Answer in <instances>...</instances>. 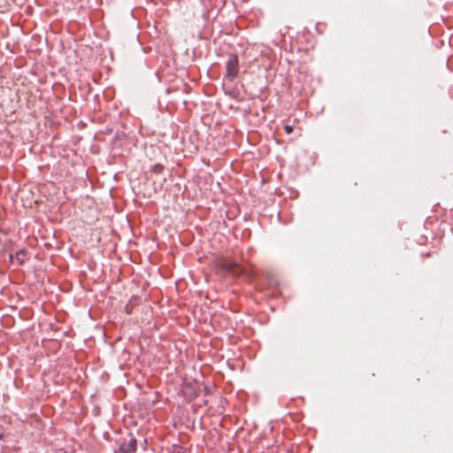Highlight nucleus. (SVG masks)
<instances>
[{"label":"nucleus","instance_id":"f257e3e1","mask_svg":"<svg viewBox=\"0 0 453 453\" xmlns=\"http://www.w3.org/2000/svg\"><path fill=\"white\" fill-rule=\"evenodd\" d=\"M218 266L223 272L231 273L234 276H239L244 273V270L241 265L224 257L219 259Z\"/></svg>","mask_w":453,"mask_h":453},{"label":"nucleus","instance_id":"f03ea898","mask_svg":"<svg viewBox=\"0 0 453 453\" xmlns=\"http://www.w3.org/2000/svg\"><path fill=\"white\" fill-rule=\"evenodd\" d=\"M239 73V60L237 55H231L226 63V76L225 78L233 81Z\"/></svg>","mask_w":453,"mask_h":453},{"label":"nucleus","instance_id":"7ed1b4c3","mask_svg":"<svg viewBox=\"0 0 453 453\" xmlns=\"http://www.w3.org/2000/svg\"><path fill=\"white\" fill-rule=\"evenodd\" d=\"M136 439L132 435L127 440L125 439L119 445L115 453H134L136 450Z\"/></svg>","mask_w":453,"mask_h":453},{"label":"nucleus","instance_id":"20e7f679","mask_svg":"<svg viewBox=\"0 0 453 453\" xmlns=\"http://www.w3.org/2000/svg\"><path fill=\"white\" fill-rule=\"evenodd\" d=\"M11 261H13L14 259L17 261L18 265H21L25 263L27 259V254L25 250H19L16 252L15 256L10 255Z\"/></svg>","mask_w":453,"mask_h":453},{"label":"nucleus","instance_id":"39448f33","mask_svg":"<svg viewBox=\"0 0 453 453\" xmlns=\"http://www.w3.org/2000/svg\"><path fill=\"white\" fill-rule=\"evenodd\" d=\"M164 168L165 167H164L163 165H161V164H155L152 166L151 170H152L153 173H155L157 174H159V173H161L163 172Z\"/></svg>","mask_w":453,"mask_h":453},{"label":"nucleus","instance_id":"423d86ee","mask_svg":"<svg viewBox=\"0 0 453 453\" xmlns=\"http://www.w3.org/2000/svg\"><path fill=\"white\" fill-rule=\"evenodd\" d=\"M284 129H285V131H286V133H287V134H291V133H292V131H293V127H292L291 126H289V125H286V126L284 127Z\"/></svg>","mask_w":453,"mask_h":453},{"label":"nucleus","instance_id":"0eeeda50","mask_svg":"<svg viewBox=\"0 0 453 453\" xmlns=\"http://www.w3.org/2000/svg\"><path fill=\"white\" fill-rule=\"evenodd\" d=\"M4 434L3 433H0V440H4Z\"/></svg>","mask_w":453,"mask_h":453}]
</instances>
